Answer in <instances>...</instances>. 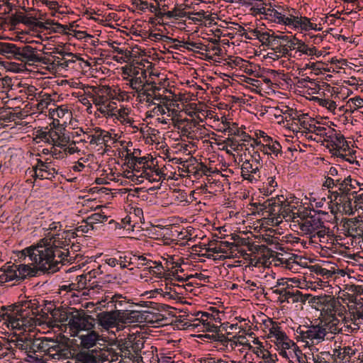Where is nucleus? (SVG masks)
I'll list each match as a JSON object with an SVG mask.
<instances>
[{
    "label": "nucleus",
    "instance_id": "6e6d98bb",
    "mask_svg": "<svg viewBox=\"0 0 363 363\" xmlns=\"http://www.w3.org/2000/svg\"><path fill=\"white\" fill-rule=\"evenodd\" d=\"M296 44V53H298L299 57H301L302 54L306 55L307 52L310 51L308 46L303 41L298 40Z\"/></svg>",
    "mask_w": 363,
    "mask_h": 363
},
{
    "label": "nucleus",
    "instance_id": "72a5a7b5",
    "mask_svg": "<svg viewBox=\"0 0 363 363\" xmlns=\"http://www.w3.org/2000/svg\"><path fill=\"white\" fill-rule=\"evenodd\" d=\"M0 317L8 320L12 328H18L21 325L19 320L15 318L12 314L9 313L4 306H3L0 311Z\"/></svg>",
    "mask_w": 363,
    "mask_h": 363
},
{
    "label": "nucleus",
    "instance_id": "f03ea898",
    "mask_svg": "<svg viewBox=\"0 0 363 363\" xmlns=\"http://www.w3.org/2000/svg\"><path fill=\"white\" fill-rule=\"evenodd\" d=\"M306 301L311 304L312 307L320 311L322 322L325 323L332 333H339L342 331L343 327L347 328L345 331H350V328L341 323L343 319V314L345 311V306L333 296L321 294L313 296L306 294Z\"/></svg>",
    "mask_w": 363,
    "mask_h": 363
},
{
    "label": "nucleus",
    "instance_id": "20e7f679",
    "mask_svg": "<svg viewBox=\"0 0 363 363\" xmlns=\"http://www.w3.org/2000/svg\"><path fill=\"white\" fill-rule=\"evenodd\" d=\"M252 236L240 237V235H234L233 239L237 240L238 242L244 246H247L248 250L252 254H257L261 266L269 267L274 262L275 265H280L277 257H279V252H274L266 247L264 245H255L252 242Z\"/></svg>",
    "mask_w": 363,
    "mask_h": 363
},
{
    "label": "nucleus",
    "instance_id": "4468645a",
    "mask_svg": "<svg viewBox=\"0 0 363 363\" xmlns=\"http://www.w3.org/2000/svg\"><path fill=\"white\" fill-rule=\"evenodd\" d=\"M302 259H305V258L292 253H279V257H277V259L280 264L284 265L286 268L289 269H292L294 264H301L299 261H301Z\"/></svg>",
    "mask_w": 363,
    "mask_h": 363
},
{
    "label": "nucleus",
    "instance_id": "a19ab883",
    "mask_svg": "<svg viewBox=\"0 0 363 363\" xmlns=\"http://www.w3.org/2000/svg\"><path fill=\"white\" fill-rule=\"evenodd\" d=\"M349 144L348 142L345 140V137L343 136V141L340 142V145L337 147L335 153H334L337 157H339L342 159L345 160L346 161H348L350 163H352V162L349 160L346 159V155L341 154L340 151L342 150L344 152H346L347 150H349Z\"/></svg>",
    "mask_w": 363,
    "mask_h": 363
},
{
    "label": "nucleus",
    "instance_id": "9b49d317",
    "mask_svg": "<svg viewBox=\"0 0 363 363\" xmlns=\"http://www.w3.org/2000/svg\"><path fill=\"white\" fill-rule=\"evenodd\" d=\"M357 350L351 346H339L333 350L334 363L354 362L352 357L356 354Z\"/></svg>",
    "mask_w": 363,
    "mask_h": 363
},
{
    "label": "nucleus",
    "instance_id": "bb28decb",
    "mask_svg": "<svg viewBox=\"0 0 363 363\" xmlns=\"http://www.w3.org/2000/svg\"><path fill=\"white\" fill-rule=\"evenodd\" d=\"M344 183V186H342V189H344L342 194L345 199H348L347 196H350L351 189L361 186V184L357 180L352 179L350 176H348L345 179Z\"/></svg>",
    "mask_w": 363,
    "mask_h": 363
},
{
    "label": "nucleus",
    "instance_id": "ddd939ff",
    "mask_svg": "<svg viewBox=\"0 0 363 363\" xmlns=\"http://www.w3.org/2000/svg\"><path fill=\"white\" fill-rule=\"evenodd\" d=\"M306 329V338L313 343L319 342L325 339L327 334L326 328L320 325H312L304 327Z\"/></svg>",
    "mask_w": 363,
    "mask_h": 363
},
{
    "label": "nucleus",
    "instance_id": "de8ad7c7",
    "mask_svg": "<svg viewBox=\"0 0 363 363\" xmlns=\"http://www.w3.org/2000/svg\"><path fill=\"white\" fill-rule=\"evenodd\" d=\"M294 35H276L273 33V45H283V43H286Z\"/></svg>",
    "mask_w": 363,
    "mask_h": 363
},
{
    "label": "nucleus",
    "instance_id": "a878e982",
    "mask_svg": "<svg viewBox=\"0 0 363 363\" xmlns=\"http://www.w3.org/2000/svg\"><path fill=\"white\" fill-rule=\"evenodd\" d=\"M165 230L166 232L164 233L163 240L165 245L178 244L179 242V234L178 230H172V228H162Z\"/></svg>",
    "mask_w": 363,
    "mask_h": 363
},
{
    "label": "nucleus",
    "instance_id": "4be33fe9",
    "mask_svg": "<svg viewBox=\"0 0 363 363\" xmlns=\"http://www.w3.org/2000/svg\"><path fill=\"white\" fill-rule=\"evenodd\" d=\"M57 170L53 167L52 162L48 165V168L41 169L40 172H38V174L34 178L39 179L41 180L49 179L52 180L57 174Z\"/></svg>",
    "mask_w": 363,
    "mask_h": 363
},
{
    "label": "nucleus",
    "instance_id": "49530a36",
    "mask_svg": "<svg viewBox=\"0 0 363 363\" xmlns=\"http://www.w3.org/2000/svg\"><path fill=\"white\" fill-rule=\"evenodd\" d=\"M52 161H48L47 159L45 161H43L40 159L36 160V164L33 166V177L38 174V172H40L41 169L48 168V165L50 164Z\"/></svg>",
    "mask_w": 363,
    "mask_h": 363
},
{
    "label": "nucleus",
    "instance_id": "aec40b11",
    "mask_svg": "<svg viewBox=\"0 0 363 363\" xmlns=\"http://www.w3.org/2000/svg\"><path fill=\"white\" fill-rule=\"evenodd\" d=\"M343 136L342 134L337 133L335 129L332 128L327 131L326 135H325V141L330 143V145L336 150L337 147L340 145V142L343 141Z\"/></svg>",
    "mask_w": 363,
    "mask_h": 363
},
{
    "label": "nucleus",
    "instance_id": "58836bf2",
    "mask_svg": "<svg viewBox=\"0 0 363 363\" xmlns=\"http://www.w3.org/2000/svg\"><path fill=\"white\" fill-rule=\"evenodd\" d=\"M271 20L274 21L276 23L284 24L287 26H290V21L286 18V16L284 14H282L281 12L275 10L274 13L272 14Z\"/></svg>",
    "mask_w": 363,
    "mask_h": 363
},
{
    "label": "nucleus",
    "instance_id": "393cba45",
    "mask_svg": "<svg viewBox=\"0 0 363 363\" xmlns=\"http://www.w3.org/2000/svg\"><path fill=\"white\" fill-rule=\"evenodd\" d=\"M209 317H213V315L207 312L202 313L201 322L203 325V330L218 333L220 331L219 327L211 322H208V318Z\"/></svg>",
    "mask_w": 363,
    "mask_h": 363
},
{
    "label": "nucleus",
    "instance_id": "603ef678",
    "mask_svg": "<svg viewBox=\"0 0 363 363\" xmlns=\"http://www.w3.org/2000/svg\"><path fill=\"white\" fill-rule=\"evenodd\" d=\"M64 130H61V129L53 130L52 128H50L49 130V133H49L48 138H50L49 143L52 144L54 145L55 143H56L57 139H59L60 135L62 134V132Z\"/></svg>",
    "mask_w": 363,
    "mask_h": 363
},
{
    "label": "nucleus",
    "instance_id": "79ce46f5",
    "mask_svg": "<svg viewBox=\"0 0 363 363\" xmlns=\"http://www.w3.org/2000/svg\"><path fill=\"white\" fill-rule=\"evenodd\" d=\"M264 152H263L264 154H268V150H270L272 153L275 154L276 155H278V153L281 152V146L280 143L277 141H274L272 143H268V144H264Z\"/></svg>",
    "mask_w": 363,
    "mask_h": 363
},
{
    "label": "nucleus",
    "instance_id": "6e6552de",
    "mask_svg": "<svg viewBox=\"0 0 363 363\" xmlns=\"http://www.w3.org/2000/svg\"><path fill=\"white\" fill-rule=\"evenodd\" d=\"M273 293L280 296L279 301L281 303H289L290 298H292V303L301 302L302 303H305L306 301V294H303L301 291L294 289L293 286L289 284H287V286L285 288L273 290Z\"/></svg>",
    "mask_w": 363,
    "mask_h": 363
},
{
    "label": "nucleus",
    "instance_id": "7ed1b4c3",
    "mask_svg": "<svg viewBox=\"0 0 363 363\" xmlns=\"http://www.w3.org/2000/svg\"><path fill=\"white\" fill-rule=\"evenodd\" d=\"M216 230L218 233V237L220 238V240H225L226 238L230 237V240H233L236 242V245H241L238 242L237 240H235L232 238L234 235H240V237H243L242 235L248 236L247 234L250 233L252 237H254L255 240H256L257 242H264L267 245H274L275 248L277 250H283V247L281 246L282 242H298L299 238L294 237L291 234H287L284 236L280 238V235L283 233H280L274 228H253L255 232L252 233L251 231H240L239 234L235 233H230V235L226 234L228 232L226 228H213Z\"/></svg>",
    "mask_w": 363,
    "mask_h": 363
},
{
    "label": "nucleus",
    "instance_id": "0e129e2a",
    "mask_svg": "<svg viewBox=\"0 0 363 363\" xmlns=\"http://www.w3.org/2000/svg\"><path fill=\"white\" fill-rule=\"evenodd\" d=\"M298 39L296 38L295 36H293L292 38H291V39H289L286 43H283V46H284L285 48H287L289 49V50H296V43H298Z\"/></svg>",
    "mask_w": 363,
    "mask_h": 363
},
{
    "label": "nucleus",
    "instance_id": "4d7b16f0",
    "mask_svg": "<svg viewBox=\"0 0 363 363\" xmlns=\"http://www.w3.org/2000/svg\"><path fill=\"white\" fill-rule=\"evenodd\" d=\"M309 132L315 133L317 135H320L321 136H325L327 133V129L325 127L322 126H316L315 124L311 123L309 125Z\"/></svg>",
    "mask_w": 363,
    "mask_h": 363
},
{
    "label": "nucleus",
    "instance_id": "4c0bfd02",
    "mask_svg": "<svg viewBox=\"0 0 363 363\" xmlns=\"http://www.w3.org/2000/svg\"><path fill=\"white\" fill-rule=\"evenodd\" d=\"M107 101V98L105 96H97L94 99V103L97 106H101L99 108V111L101 113H104L106 111H108L111 108V103L108 105L106 106V103Z\"/></svg>",
    "mask_w": 363,
    "mask_h": 363
},
{
    "label": "nucleus",
    "instance_id": "412c9836",
    "mask_svg": "<svg viewBox=\"0 0 363 363\" xmlns=\"http://www.w3.org/2000/svg\"><path fill=\"white\" fill-rule=\"evenodd\" d=\"M77 359L81 363H97L100 358L94 354V350L80 351L77 354Z\"/></svg>",
    "mask_w": 363,
    "mask_h": 363
},
{
    "label": "nucleus",
    "instance_id": "052dcab7",
    "mask_svg": "<svg viewBox=\"0 0 363 363\" xmlns=\"http://www.w3.org/2000/svg\"><path fill=\"white\" fill-rule=\"evenodd\" d=\"M225 143L234 150L242 149V144H240L239 142L233 138H228Z\"/></svg>",
    "mask_w": 363,
    "mask_h": 363
},
{
    "label": "nucleus",
    "instance_id": "c85d7f7f",
    "mask_svg": "<svg viewBox=\"0 0 363 363\" xmlns=\"http://www.w3.org/2000/svg\"><path fill=\"white\" fill-rule=\"evenodd\" d=\"M308 269L311 272L315 274L317 276H320L323 279H326L331 278L334 274L333 272L325 268H323L319 264L311 265L308 267Z\"/></svg>",
    "mask_w": 363,
    "mask_h": 363
},
{
    "label": "nucleus",
    "instance_id": "c03bdc74",
    "mask_svg": "<svg viewBox=\"0 0 363 363\" xmlns=\"http://www.w3.org/2000/svg\"><path fill=\"white\" fill-rule=\"evenodd\" d=\"M273 49L276 52H278L281 56L284 57H295V55H292L291 51L289 48H285L282 45H273Z\"/></svg>",
    "mask_w": 363,
    "mask_h": 363
},
{
    "label": "nucleus",
    "instance_id": "0eeeda50",
    "mask_svg": "<svg viewBox=\"0 0 363 363\" xmlns=\"http://www.w3.org/2000/svg\"><path fill=\"white\" fill-rule=\"evenodd\" d=\"M284 199L283 195H278L277 197L271 198L267 201H265L263 203H255L256 206H259L260 210L262 209H268L270 213L275 214L277 213V210L275 208H278L277 212L279 213V216L276 218V223L279 225L281 220H279V218H284L286 221H289L295 218L294 213L292 209H291L290 205L286 203L285 201L281 200Z\"/></svg>",
    "mask_w": 363,
    "mask_h": 363
},
{
    "label": "nucleus",
    "instance_id": "c756f323",
    "mask_svg": "<svg viewBox=\"0 0 363 363\" xmlns=\"http://www.w3.org/2000/svg\"><path fill=\"white\" fill-rule=\"evenodd\" d=\"M182 6L189 7L187 5L182 4L180 6L175 7L172 11H168L165 13L166 17L169 19L175 18L177 19L187 17V13L184 11V9Z\"/></svg>",
    "mask_w": 363,
    "mask_h": 363
},
{
    "label": "nucleus",
    "instance_id": "dca6fc26",
    "mask_svg": "<svg viewBox=\"0 0 363 363\" xmlns=\"http://www.w3.org/2000/svg\"><path fill=\"white\" fill-rule=\"evenodd\" d=\"M18 281V269L17 265H11L5 267L4 269L0 270V282L6 283L9 281Z\"/></svg>",
    "mask_w": 363,
    "mask_h": 363
},
{
    "label": "nucleus",
    "instance_id": "f257e3e1",
    "mask_svg": "<svg viewBox=\"0 0 363 363\" xmlns=\"http://www.w3.org/2000/svg\"><path fill=\"white\" fill-rule=\"evenodd\" d=\"M69 235V232H48L37 244L21 251L18 259L26 260L28 258V261L45 272H57L60 269L58 264L73 259L74 257L66 248L69 245L67 238Z\"/></svg>",
    "mask_w": 363,
    "mask_h": 363
},
{
    "label": "nucleus",
    "instance_id": "473e14b6",
    "mask_svg": "<svg viewBox=\"0 0 363 363\" xmlns=\"http://www.w3.org/2000/svg\"><path fill=\"white\" fill-rule=\"evenodd\" d=\"M335 228H323L320 230L316 232L318 237L320 238V242H328L329 239L333 241V238L335 237Z\"/></svg>",
    "mask_w": 363,
    "mask_h": 363
},
{
    "label": "nucleus",
    "instance_id": "423d86ee",
    "mask_svg": "<svg viewBox=\"0 0 363 363\" xmlns=\"http://www.w3.org/2000/svg\"><path fill=\"white\" fill-rule=\"evenodd\" d=\"M40 354L55 360L67 359L73 355L68 344L47 337H42Z\"/></svg>",
    "mask_w": 363,
    "mask_h": 363
},
{
    "label": "nucleus",
    "instance_id": "b1692460",
    "mask_svg": "<svg viewBox=\"0 0 363 363\" xmlns=\"http://www.w3.org/2000/svg\"><path fill=\"white\" fill-rule=\"evenodd\" d=\"M31 341L32 337L30 336L18 338L16 340V347L22 351H25V352L28 354V357L33 358V356L31 354Z\"/></svg>",
    "mask_w": 363,
    "mask_h": 363
},
{
    "label": "nucleus",
    "instance_id": "680f3d73",
    "mask_svg": "<svg viewBox=\"0 0 363 363\" xmlns=\"http://www.w3.org/2000/svg\"><path fill=\"white\" fill-rule=\"evenodd\" d=\"M147 162V159L145 157H137L134 155L131 156L129 163L130 164L131 167L135 168V166L138 164H145Z\"/></svg>",
    "mask_w": 363,
    "mask_h": 363
},
{
    "label": "nucleus",
    "instance_id": "09e8293b",
    "mask_svg": "<svg viewBox=\"0 0 363 363\" xmlns=\"http://www.w3.org/2000/svg\"><path fill=\"white\" fill-rule=\"evenodd\" d=\"M260 354H262V358L264 359L265 363H275L277 360V354H272L269 351L259 350Z\"/></svg>",
    "mask_w": 363,
    "mask_h": 363
},
{
    "label": "nucleus",
    "instance_id": "2f4dec72",
    "mask_svg": "<svg viewBox=\"0 0 363 363\" xmlns=\"http://www.w3.org/2000/svg\"><path fill=\"white\" fill-rule=\"evenodd\" d=\"M142 345H143V343H141L140 341H138L135 343H131L130 345H127L125 347V348H126L125 353L128 354V357L130 359H135L134 354H135L136 357H138V356L139 355L140 352L141 350ZM138 358L142 359V357L140 356H139Z\"/></svg>",
    "mask_w": 363,
    "mask_h": 363
},
{
    "label": "nucleus",
    "instance_id": "5701e85b",
    "mask_svg": "<svg viewBox=\"0 0 363 363\" xmlns=\"http://www.w3.org/2000/svg\"><path fill=\"white\" fill-rule=\"evenodd\" d=\"M18 47L15 44L0 42V55H6L7 57H14L17 55Z\"/></svg>",
    "mask_w": 363,
    "mask_h": 363
},
{
    "label": "nucleus",
    "instance_id": "69168bd1",
    "mask_svg": "<svg viewBox=\"0 0 363 363\" xmlns=\"http://www.w3.org/2000/svg\"><path fill=\"white\" fill-rule=\"evenodd\" d=\"M246 255L250 256L249 262L250 265L254 266L255 267H261V261L259 260L257 254L252 253L251 255L247 254Z\"/></svg>",
    "mask_w": 363,
    "mask_h": 363
},
{
    "label": "nucleus",
    "instance_id": "39448f33",
    "mask_svg": "<svg viewBox=\"0 0 363 363\" xmlns=\"http://www.w3.org/2000/svg\"><path fill=\"white\" fill-rule=\"evenodd\" d=\"M107 305L108 308L114 307L113 311L121 318V323H131L139 320L140 315L138 311L133 309V303L120 294L113 296Z\"/></svg>",
    "mask_w": 363,
    "mask_h": 363
},
{
    "label": "nucleus",
    "instance_id": "7c9ffc66",
    "mask_svg": "<svg viewBox=\"0 0 363 363\" xmlns=\"http://www.w3.org/2000/svg\"><path fill=\"white\" fill-rule=\"evenodd\" d=\"M254 33V36L257 38L262 43L267 44L273 47V33L271 34L269 32H261L259 30H255Z\"/></svg>",
    "mask_w": 363,
    "mask_h": 363
},
{
    "label": "nucleus",
    "instance_id": "f3484780",
    "mask_svg": "<svg viewBox=\"0 0 363 363\" xmlns=\"http://www.w3.org/2000/svg\"><path fill=\"white\" fill-rule=\"evenodd\" d=\"M103 129L99 127L90 129L87 128L86 131L84 132V135H87V140H89L91 145H95L96 146L102 145L103 140H104V135H103Z\"/></svg>",
    "mask_w": 363,
    "mask_h": 363
},
{
    "label": "nucleus",
    "instance_id": "13d9d810",
    "mask_svg": "<svg viewBox=\"0 0 363 363\" xmlns=\"http://www.w3.org/2000/svg\"><path fill=\"white\" fill-rule=\"evenodd\" d=\"M348 199H345L343 197L342 199H340L342 202H344L343 204V209L345 211L346 213H348L349 215L352 214V199L350 196H347Z\"/></svg>",
    "mask_w": 363,
    "mask_h": 363
},
{
    "label": "nucleus",
    "instance_id": "e433bc0d",
    "mask_svg": "<svg viewBox=\"0 0 363 363\" xmlns=\"http://www.w3.org/2000/svg\"><path fill=\"white\" fill-rule=\"evenodd\" d=\"M62 232L70 233V235L67 237L69 238V241H68L69 245L68 246H66V248H68V251L70 252L71 256L74 257L73 259L70 262H72V261L74 260V258L76 257L74 253L80 250V246L79 245V244H75L74 242H72L71 241V238H74V232H72L71 230H63Z\"/></svg>",
    "mask_w": 363,
    "mask_h": 363
},
{
    "label": "nucleus",
    "instance_id": "774afa93",
    "mask_svg": "<svg viewBox=\"0 0 363 363\" xmlns=\"http://www.w3.org/2000/svg\"><path fill=\"white\" fill-rule=\"evenodd\" d=\"M320 357L325 361L324 363H334L333 355L330 352H321Z\"/></svg>",
    "mask_w": 363,
    "mask_h": 363
},
{
    "label": "nucleus",
    "instance_id": "a211bd4d",
    "mask_svg": "<svg viewBox=\"0 0 363 363\" xmlns=\"http://www.w3.org/2000/svg\"><path fill=\"white\" fill-rule=\"evenodd\" d=\"M289 27L298 29L300 28L304 30H320V28H317V24L311 23L310 19L306 16H301L298 18L294 19V21L290 22Z\"/></svg>",
    "mask_w": 363,
    "mask_h": 363
},
{
    "label": "nucleus",
    "instance_id": "1a4fd4ad",
    "mask_svg": "<svg viewBox=\"0 0 363 363\" xmlns=\"http://www.w3.org/2000/svg\"><path fill=\"white\" fill-rule=\"evenodd\" d=\"M71 330L76 333L80 331L91 332L94 327V319L89 315H75L70 317L68 323Z\"/></svg>",
    "mask_w": 363,
    "mask_h": 363
},
{
    "label": "nucleus",
    "instance_id": "f8f14e48",
    "mask_svg": "<svg viewBox=\"0 0 363 363\" xmlns=\"http://www.w3.org/2000/svg\"><path fill=\"white\" fill-rule=\"evenodd\" d=\"M99 324L104 329L108 330L115 328L121 323V318L116 315L115 311H104L97 314Z\"/></svg>",
    "mask_w": 363,
    "mask_h": 363
},
{
    "label": "nucleus",
    "instance_id": "cd10ccee",
    "mask_svg": "<svg viewBox=\"0 0 363 363\" xmlns=\"http://www.w3.org/2000/svg\"><path fill=\"white\" fill-rule=\"evenodd\" d=\"M17 269L19 281L24 280L28 277H33L35 274V269L28 264L17 265Z\"/></svg>",
    "mask_w": 363,
    "mask_h": 363
},
{
    "label": "nucleus",
    "instance_id": "3c124183",
    "mask_svg": "<svg viewBox=\"0 0 363 363\" xmlns=\"http://www.w3.org/2000/svg\"><path fill=\"white\" fill-rule=\"evenodd\" d=\"M24 13L22 12H16L14 14H12L9 17V22L13 26H16L19 23H22L23 20Z\"/></svg>",
    "mask_w": 363,
    "mask_h": 363
},
{
    "label": "nucleus",
    "instance_id": "ea45409f",
    "mask_svg": "<svg viewBox=\"0 0 363 363\" xmlns=\"http://www.w3.org/2000/svg\"><path fill=\"white\" fill-rule=\"evenodd\" d=\"M68 133L66 130L62 131L54 145L61 148L65 147L70 141V137Z\"/></svg>",
    "mask_w": 363,
    "mask_h": 363
},
{
    "label": "nucleus",
    "instance_id": "f704fd0d",
    "mask_svg": "<svg viewBox=\"0 0 363 363\" xmlns=\"http://www.w3.org/2000/svg\"><path fill=\"white\" fill-rule=\"evenodd\" d=\"M126 80L128 81V84L135 91H141L145 88V82H143L141 77H133Z\"/></svg>",
    "mask_w": 363,
    "mask_h": 363
},
{
    "label": "nucleus",
    "instance_id": "9d476101",
    "mask_svg": "<svg viewBox=\"0 0 363 363\" xmlns=\"http://www.w3.org/2000/svg\"><path fill=\"white\" fill-rule=\"evenodd\" d=\"M16 59L28 63L42 62L45 63V58L36 53V48L30 45H24L22 48L18 47Z\"/></svg>",
    "mask_w": 363,
    "mask_h": 363
},
{
    "label": "nucleus",
    "instance_id": "8fccbe9b",
    "mask_svg": "<svg viewBox=\"0 0 363 363\" xmlns=\"http://www.w3.org/2000/svg\"><path fill=\"white\" fill-rule=\"evenodd\" d=\"M42 337L33 338L31 341V354L33 356L35 353L41 352Z\"/></svg>",
    "mask_w": 363,
    "mask_h": 363
},
{
    "label": "nucleus",
    "instance_id": "bf43d9fd",
    "mask_svg": "<svg viewBox=\"0 0 363 363\" xmlns=\"http://www.w3.org/2000/svg\"><path fill=\"white\" fill-rule=\"evenodd\" d=\"M306 116H308V114L298 115L297 113H296V116H293L292 119L298 121L300 123V125L303 128L309 130V125H311V123H310L308 121L303 120V118H305Z\"/></svg>",
    "mask_w": 363,
    "mask_h": 363
},
{
    "label": "nucleus",
    "instance_id": "e2e57ef3",
    "mask_svg": "<svg viewBox=\"0 0 363 363\" xmlns=\"http://www.w3.org/2000/svg\"><path fill=\"white\" fill-rule=\"evenodd\" d=\"M131 254L135 258V259L143 262L139 263L138 264H140L142 266H147L150 269L152 268V266L149 265L151 262H152L151 260H147L146 257L143 255H138L136 252H135L134 254L133 252H131Z\"/></svg>",
    "mask_w": 363,
    "mask_h": 363
},
{
    "label": "nucleus",
    "instance_id": "6ab92c4d",
    "mask_svg": "<svg viewBox=\"0 0 363 363\" xmlns=\"http://www.w3.org/2000/svg\"><path fill=\"white\" fill-rule=\"evenodd\" d=\"M98 338L99 335L95 331L87 332L80 335L81 345L83 348L89 350L96 345Z\"/></svg>",
    "mask_w": 363,
    "mask_h": 363
},
{
    "label": "nucleus",
    "instance_id": "c9c22d12",
    "mask_svg": "<svg viewBox=\"0 0 363 363\" xmlns=\"http://www.w3.org/2000/svg\"><path fill=\"white\" fill-rule=\"evenodd\" d=\"M89 281H87L86 289V291H83V295H91L94 294L98 292L101 286L96 281H94L93 279H89Z\"/></svg>",
    "mask_w": 363,
    "mask_h": 363
},
{
    "label": "nucleus",
    "instance_id": "2eb2a0df",
    "mask_svg": "<svg viewBox=\"0 0 363 363\" xmlns=\"http://www.w3.org/2000/svg\"><path fill=\"white\" fill-rule=\"evenodd\" d=\"M259 172V169L258 167L254 168L252 164L249 161L246 160L242 164L241 168V176L244 179L254 184L258 181V179H257L255 175Z\"/></svg>",
    "mask_w": 363,
    "mask_h": 363
},
{
    "label": "nucleus",
    "instance_id": "a18cd8bd",
    "mask_svg": "<svg viewBox=\"0 0 363 363\" xmlns=\"http://www.w3.org/2000/svg\"><path fill=\"white\" fill-rule=\"evenodd\" d=\"M22 23L30 26H36L40 28L44 27L43 23L38 21L35 17L28 16L26 15H24Z\"/></svg>",
    "mask_w": 363,
    "mask_h": 363
},
{
    "label": "nucleus",
    "instance_id": "338daca9",
    "mask_svg": "<svg viewBox=\"0 0 363 363\" xmlns=\"http://www.w3.org/2000/svg\"><path fill=\"white\" fill-rule=\"evenodd\" d=\"M264 5V4L260 1L256 2L252 7L254 12L258 14H264L266 11V7Z\"/></svg>",
    "mask_w": 363,
    "mask_h": 363
},
{
    "label": "nucleus",
    "instance_id": "5fc2aeb1",
    "mask_svg": "<svg viewBox=\"0 0 363 363\" xmlns=\"http://www.w3.org/2000/svg\"><path fill=\"white\" fill-rule=\"evenodd\" d=\"M49 116L50 118H54L55 116L57 118H63L66 113V111L61 107H57L56 108H50L49 109Z\"/></svg>",
    "mask_w": 363,
    "mask_h": 363
},
{
    "label": "nucleus",
    "instance_id": "37998d69",
    "mask_svg": "<svg viewBox=\"0 0 363 363\" xmlns=\"http://www.w3.org/2000/svg\"><path fill=\"white\" fill-rule=\"evenodd\" d=\"M89 279H91V277L84 274L76 277L75 281H77V284L79 285V290L82 293L83 291H86L87 281H89Z\"/></svg>",
    "mask_w": 363,
    "mask_h": 363
},
{
    "label": "nucleus",
    "instance_id": "864d4df0",
    "mask_svg": "<svg viewBox=\"0 0 363 363\" xmlns=\"http://www.w3.org/2000/svg\"><path fill=\"white\" fill-rule=\"evenodd\" d=\"M52 99L50 95L45 94L43 98L38 102L37 108L43 111L45 108H48V105L50 104Z\"/></svg>",
    "mask_w": 363,
    "mask_h": 363
}]
</instances>
